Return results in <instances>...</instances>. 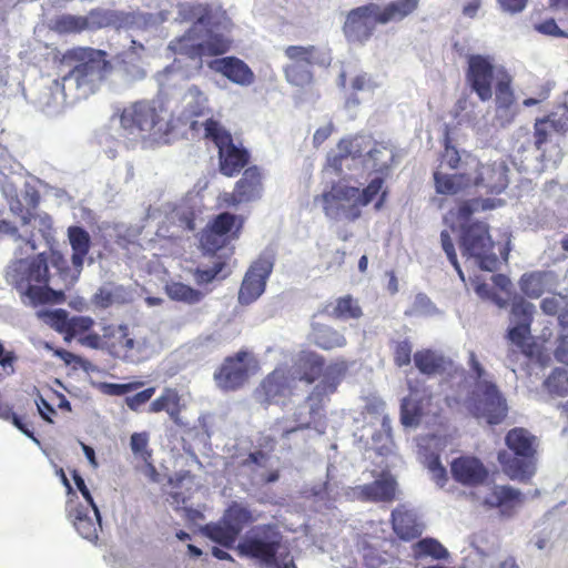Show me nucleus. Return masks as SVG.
Instances as JSON below:
<instances>
[{
  "label": "nucleus",
  "instance_id": "nucleus-29",
  "mask_svg": "<svg viewBox=\"0 0 568 568\" xmlns=\"http://www.w3.org/2000/svg\"><path fill=\"white\" fill-rule=\"evenodd\" d=\"M477 166V158L469 153L462 155L456 146L450 144V139L446 136L444 151L440 153L439 165L435 172H444V170L458 172H470Z\"/></svg>",
  "mask_w": 568,
  "mask_h": 568
},
{
  "label": "nucleus",
  "instance_id": "nucleus-36",
  "mask_svg": "<svg viewBox=\"0 0 568 568\" xmlns=\"http://www.w3.org/2000/svg\"><path fill=\"white\" fill-rule=\"evenodd\" d=\"M179 19L183 22H193L192 26L211 27L214 20V10L210 3H181L178 8Z\"/></svg>",
  "mask_w": 568,
  "mask_h": 568
},
{
  "label": "nucleus",
  "instance_id": "nucleus-23",
  "mask_svg": "<svg viewBox=\"0 0 568 568\" xmlns=\"http://www.w3.org/2000/svg\"><path fill=\"white\" fill-rule=\"evenodd\" d=\"M207 67L231 82L242 87L251 85L255 80L252 69L243 60L234 55L211 60L207 62Z\"/></svg>",
  "mask_w": 568,
  "mask_h": 568
},
{
  "label": "nucleus",
  "instance_id": "nucleus-40",
  "mask_svg": "<svg viewBox=\"0 0 568 568\" xmlns=\"http://www.w3.org/2000/svg\"><path fill=\"white\" fill-rule=\"evenodd\" d=\"M165 293L170 300L186 304H196L203 298L201 291L182 282H171L165 285Z\"/></svg>",
  "mask_w": 568,
  "mask_h": 568
},
{
  "label": "nucleus",
  "instance_id": "nucleus-41",
  "mask_svg": "<svg viewBox=\"0 0 568 568\" xmlns=\"http://www.w3.org/2000/svg\"><path fill=\"white\" fill-rule=\"evenodd\" d=\"M372 141L365 135H354L342 139L337 144V150L343 152V155L348 158H361L364 153L367 154L368 149L372 146Z\"/></svg>",
  "mask_w": 568,
  "mask_h": 568
},
{
  "label": "nucleus",
  "instance_id": "nucleus-62",
  "mask_svg": "<svg viewBox=\"0 0 568 568\" xmlns=\"http://www.w3.org/2000/svg\"><path fill=\"white\" fill-rule=\"evenodd\" d=\"M224 266V262H216L212 267L207 270L196 268L194 272L195 282L200 285L211 283L214 278L217 277Z\"/></svg>",
  "mask_w": 568,
  "mask_h": 568
},
{
  "label": "nucleus",
  "instance_id": "nucleus-11",
  "mask_svg": "<svg viewBox=\"0 0 568 568\" xmlns=\"http://www.w3.org/2000/svg\"><path fill=\"white\" fill-rule=\"evenodd\" d=\"M205 138L213 141L219 153V170L221 174L227 178L237 175L250 163V152L237 146L231 133L226 131L214 119H207L204 122Z\"/></svg>",
  "mask_w": 568,
  "mask_h": 568
},
{
  "label": "nucleus",
  "instance_id": "nucleus-53",
  "mask_svg": "<svg viewBox=\"0 0 568 568\" xmlns=\"http://www.w3.org/2000/svg\"><path fill=\"white\" fill-rule=\"evenodd\" d=\"M551 394L568 395V373L564 369H555L545 382Z\"/></svg>",
  "mask_w": 568,
  "mask_h": 568
},
{
  "label": "nucleus",
  "instance_id": "nucleus-8",
  "mask_svg": "<svg viewBox=\"0 0 568 568\" xmlns=\"http://www.w3.org/2000/svg\"><path fill=\"white\" fill-rule=\"evenodd\" d=\"M445 419L442 400L427 386L408 382V394L400 400L399 420L404 427L417 428L422 423L440 425Z\"/></svg>",
  "mask_w": 568,
  "mask_h": 568
},
{
  "label": "nucleus",
  "instance_id": "nucleus-60",
  "mask_svg": "<svg viewBox=\"0 0 568 568\" xmlns=\"http://www.w3.org/2000/svg\"><path fill=\"white\" fill-rule=\"evenodd\" d=\"M70 318L67 311L59 308L48 314V323L59 333L67 334L69 331Z\"/></svg>",
  "mask_w": 568,
  "mask_h": 568
},
{
  "label": "nucleus",
  "instance_id": "nucleus-21",
  "mask_svg": "<svg viewBox=\"0 0 568 568\" xmlns=\"http://www.w3.org/2000/svg\"><path fill=\"white\" fill-rule=\"evenodd\" d=\"M36 217L31 210H27L19 225L7 219H0V236L9 237L17 245L16 255L30 256L37 250L36 234L31 227V222Z\"/></svg>",
  "mask_w": 568,
  "mask_h": 568
},
{
  "label": "nucleus",
  "instance_id": "nucleus-39",
  "mask_svg": "<svg viewBox=\"0 0 568 568\" xmlns=\"http://www.w3.org/2000/svg\"><path fill=\"white\" fill-rule=\"evenodd\" d=\"M51 29L58 34H78L88 31L83 16L61 14L53 19Z\"/></svg>",
  "mask_w": 568,
  "mask_h": 568
},
{
  "label": "nucleus",
  "instance_id": "nucleus-19",
  "mask_svg": "<svg viewBox=\"0 0 568 568\" xmlns=\"http://www.w3.org/2000/svg\"><path fill=\"white\" fill-rule=\"evenodd\" d=\"M274 257L260 255L247 268L239 291V302L248 305L256 301L265 291L266 282L273 272Z\"/></svg>",
  "mask_w": 568,
  "mask_h": 568
},
{
  "label": "nucleus",
  "instance_id": "nucleus-20",
  "mask_svg": "<svg viewBox=\"0 0 568 568\" xmlns=\"http://www.w3.org/2000/svg\"><path fill=\"white\" fill-rule=\"evenodd\" d=\"M8 281L14 286H26L33 283L49 284V268L43 254L29 260L23 255H16V260L7 272Z\"/></svg>",
  "mask_w": 568,
  "mask_h": 568
},
{
  "label": "nucleus",
  "instance_id": "nucleus-7",
  "mask_svg": "<svg viewBox=\"0 0 568 568\" xmlns=\"http://www.w3.org/2000/svg\"><path fill=\"white\" fill-rule=\"evenodd\" d=\"M106 52L89 47H77L64 54L75 65L62 78L63 82L72 81L83 95L94 93L112 70Z\"/></svg>",
  "mask_w": 568,
  "mask_h": 568
},
{
  "label": "nucleus",
  "instance_id": "nucleus-58",
  "mask_svg": "<svg viewBox=\"0 0 568 568\" xmlns=\"http://www.w3.org/2000/svg\"><path fill=\"white\" fill-rule=\"evenodd\" d=\"M143 385L144 383L141 381H134L125 384L104 383L102 385V390L104 394L110 396H122L141 388Z\"/></svg>",
  "mask_w": 568,
  "mask_h": 568
},
{
  "label": "nucleus",
  "instance_id": "nucleus-46",
  "mask_svg": "<svg viewBox=\"0 0 568 568\" xmlns=\"http://www.w3.org/2000/svg\"><path fill=\"white\" fill-rule=\"evenodd\" d=\"M534 311L535 307L530 302H527L523 297L515 298L511 303L510 321L515 325L530 326L532 322Z\"/></svg>",
  "mask_w": 568,
  "mask_h": 568
},
{
  "label": "nucleus",
  "instance_id": "nucleus-64",
  "mask_svg": "<svg viewBox=\"0 0 568 568\" xmlns=\"http://www.w3.org/2000/svg\"><path fill=\"white\" fill-rule=\"evenodd\" d=\"M536 30L547 36L559 38L567 37V34L557 26L554 19H547L541 23L537 24Z\"/></svg>",
  "mask_w": 568,
  "mask_h": 568
},
{
  "label": "nucleus",
  "instance_id": "nucleus-9",
  "mask_svg": "<svg viewBox=\"0 0 568 568\" xmlns=\"http://www.w3.org/2000/svg\"><path fill=\"white\" fill-rule=\"evenodd\" d=\"M166 115L168 108L162 99L142 100L124 108L120 122L130 134L154 136L164 132Z\"/></svg>",
  "mask_w": 568,
  "mask_h": 568
},
{
  "label": "nucleus",
  "instance_id": "nucleus-31",
  "mask_svg": "<svg viewBox=\"0 0 568 568\" xmlns=\"http://www.w3.org/2000/svg\"><path fill=\"white\" fill-rule=\"evenodd\" d=\"M413 359L416 368L426 376L442 375L452 366V361L429 348L417 351Z\"/></svg>",
  "mask_w": 568,
  "mask_h": 568
},
{
  "label": "nucleus",
  "instance_id": "nucleus-45",
  "mask_svg": "<svg viewBox=\"0 0 568 568\" xmlns=\"http://www.w3.org/2000/svg\"><path fill=\"white\" fill-rule=\"evenodd\" d=\"M23 296L28 297L33 306L50 302L53 291L48 284L33 283L26 286L16 287Z\"/></svg>",
  "mask_w": 568,
  "mask_h": 568
},
{
  "label": "nucleus",
  "instance_id": "nucleus-37",
  "mask_svg": "<svg viewBox=\"0 0 568 568\" xmlns=\"http://www.w3.org/2000/svg\"><path fill=\"white\" fill-rule=\"evenodd\" d=\"M290 387L286 372L282 368H276L262 381L258 392L264 396L265 402L271 403L277 397L285 396Z\"/></svg>",
  "mask_w": 568,
  "mask_h": 568
},
{
  "label": "nucleus",
  "instance_id": "nucleus-61",
  "mask_svg": "<svg viewBox=\"0 0 568 568\" xmlns=\"http://www.w3.org/2000/svg\"><path fill=\"white\" fill-rule=\"evenodd\" d=\"M154 394L155 387H148L132 396H126L124 398V403L132 412H139L140 408L153 397Z\"/></svg>",
  "mask_w": 568,
  "mask_h": 568
},
{
  "label": "nucleus",
  "instance_id": "nucleus-14",
  "mask_svg": "<svg viewBox=\"0 0 568 568\" xmlns=\"http://www.w3.org/2000/svg\"><path fill=\"white\" fill-rule=\"evenodd\" d=\"M103 341L104 352L115 359L139 363L144 358V342L134 338L126 324L104 325Z\"/></svg>",
  "mask_w": 568,
  "mask_h": 568
},
{
  "label": "nucleus",
  "instance_id": "nucleus-47",
  "mask_svg": "<svg viewBox=\"0 0 568 568\" xmlns=\"http://www.w3.org/2000/svg\"><path fill=\"white\" fill-rule=\"evenodd\" d=\"M558 135L557 130L547 120V118L537 119L534 124V144L538 151H544V145Z\"/></svg>",
  "mask_w": 568,
  "mask_h": 568
},
{
  "label": "nucleus",
  "instance_id": "nucleus-2",
  "mask_svg": "<svg viewBox=\"0 0 568 568\" xmlns=\"http://www.w3.org/2000/svg\"><path fill=\"white\" fill-rule=\"evenodd\" d=\"M349 362L336 358L326 365L325 357L320 353L305 348L295 354L292 359L291 373L294 379L314 384L322 379L307 396V400L322 404L323 400L335 394L349 371Z\"/></svg>",
  "mask_w": 568,
  "mask_h": 568
},
{
  "label": "nucleus",
  "instance_id": "nucleus-27",
  "mask_svg": "<svg viewBox=\"0 0 568 568\" xmlns=\"http://www.w3.org/2000/svg\"><path fill=\"white\" fill-rule=\"evenodd\" d=\"M93 516L90 515V509L83 505H77L69 509V518L77 531L90 541H95L99 537L98 532L101 529L100 511L94 505L91 507Z\"/></svg>",
  "mask_w": 568,
  "mask_h": 568
},
{
  "label": "nucleus",
  "instance_id": "nucleus-35",
  "mask_svg": "<svg viewBox=\"0 0 568 568\" xmlns=\"http://www.w3.org/2000/svg\"><path fill=\"white\" fill-rule=\"evenodd\" d=\"M68 239L72 248L71 262L75 270L83 267L84 258L91 248L89 232L82 226L72 225L68 227Z\"/></svg>",
  "mask_w": 568,
  "mask_h": 568
},
{
  "label": "nucleus",
  "instance_id": "nucleus-54",
  "mask_svg": "<svg viewBox=\"0 0 568 568\" xmlns=\"http://www.w3.org/2000/svg\"><path fill=\"white\" fill-rule=\"evenodd\" d=\"M132 452L144 463L151 464L152 452L148 448L149 436L146 433H134L130 440Z\"/></svg>",
  "mask_w": 568,
  "mask_h": 568
},
{
  "label": "nucleus",
  "instance_id": "nucleus-17",
  "mask_svg": "<svg viewBox=\"0 0 568 568\" xmlns=\"http://www.w3.org/2000/svg\"><path fill=\"white\" fill-rule=\"evenodd\" d=\"M501 65H495L494 59L489 55L470 54L467 58L465 79L470 90L477 94L480 101L486 102L493 98L494 81H498Z\"/></svg>",
  "mask_w": 568,
  "mask_h": 568
},
{
  "label": "nucleus",
  "instance_id": "nucleus-15",
  "mask_svg": "<svg viewBox=\"0 0 568 568\" xmlns=\"http://www.w3.org/2000/svg\"><path fill=\"white\" fill-rule=\"evenodd\" d=\"M253 536H246L236 550L240 556L258 559L265 564L275 560L282 542V535L272 524H263L252 529Z\"/></svg>",
  "mask_w": 568,
  "mask_h": 568
},
{
  "label": "nucleus",
  "instance_id": "nucleus-49",
  "mask_svg": "<svg viewBox=\"0 0 568 568\" xmlns=\"http://www.w3.org/2000/svg\"><path fill=\"white\" fill-rule=\"evenodd\" d=\"M520 290L531 298H538L545 291L544 277L540 273L524 274L520 278Z\"/></svg>",
  "mask_w": 568,
  "mask_h": 568
},
{
  "label": "nucleus",
  "instance_id": "nucleus-59",
  "mask_svg": "<svg viewBox=\"0 0 568 568\" xmlns=\"http://www.w3.org/2000/svg\"><path fill=\"white\" fill-rule=\"evenodd\" d=\"M94 324V321L89 316H73L70 318L69 331L67 341H70L77 335L89 332Z\"/></svg>",
  "mask_w": 568,
  "mask_h": 568
},
{
  "label": "nucleus",
  "instance_id": "nucleus-10",
  "mask_svg": "<svg viewBox=\"0 0 568 568\" xmlns=\"http://www.w3.org/2000/svg\"><path fill=\"white\" fill-rule=\"evenodd\" d=\"M284 55L288 62L283 67L286 81L296 87H305L313 82L315 65L329 64V55L320 47L288 45L284 49Z\"/></svg>",
  "mask_w": 568,
  "mask_h": 568
},
{
  "label": "nucleus",
  "instance_id": "nucleus-4",
  "mask_svg": "<svg viewBox=\"0 0 568 568\" xmlns=\"http://www.w3.org/2000/svg\"><path fill=\"white\" fill-rule=\"evenodd\" d=\"M508 171L504 161L483 164L477 160V166L470 172H434L435 189L445 195H454L471 186L485 189L486 193L499 194L508 185Z\"/></svg>",
  "mask_w": 568,
  "mask_h": 568
},
{
  "label": "nucleus",
  "instance_id": "nucleus-52",
  "mask_svg": "<svg viewBox=\"0 0 568 568\" xmlns=\"http://www.w3.org/2000/svg\"><path fill=\"white\" fill-rule=\"evenodd\" d=\"M83 17L87 20L88 30L90 31L105 28L113 22L112 12L101 8L92 9Z\"/></svg>",
  "mask_w": 568,
  "mask_h": 568
},
{
  "label": "nucleus",
  "instance_id": "nucleus-18",
  "mask_svg": "<svg viewBox=\"0 0 568 568\" xmlns=\"http://www.w3.org/2000/svg\"><path fill=\"white\" fill-rule=\"evenodd\" d=\"M264 173L258 165L244 169L242 176L235 182L232 192L221 195V204L234 207L243 203H251L262 199L264 192Z\"/></svg>",
  "mask_w": 568,
  "mask_h": 568
},
{
  "label": "nucleus",
  "instance_id": "nucleus-32",
  "mask_svg": "<svg viewBox=\"0 0 568 568\" xmlns=\"http://www.w3.org/2000/svg\"><path fill=\"white\" fill-rule=\"evenodd\" d=\"M183 405L181 404V396L176 388L165 387L161 395L151 402L148 412L151 414H159L165 412L170 419L175 424H180V416Z\"/></svg>",
  "mask_w": 568,
  "mask_h": 568
},
{
  "label": "nucleus",
  "instance_id": "nucleus-50",
  "mask_svg": "<svg viewBox=\"0 0 568 568\" xmlns=\"http://www.w3.org/2000/svg\"><path fill=\"white\" fill-rule=\"evenodd\" d=\"M226 240L221 234L214 232L209 225L201 233L200 245L206 253H215L226 245Z\"/></svg>",
  "mask_w": 568,
  "mask_h": 568
},
{
  "label": "nucleus",
  "instance_id": "nucleus-43",
  "mask_svg": "<svg viewBox=\"0 0 568 568\" xmlns=\"http://www.w3.org/2000/svg\"><path fill=\"white\" fill-rule=\"evenodd\" d=\"M185 111L190 116H201L207 105V97L197 85H191L184 94Z\"/></svg>",
  "mask_w": 568,
  "mask_h": 568
},
{
  "label": "nucleus",
  "instance_id": "nucleus-33",
  "mask_svg": "<svg viewBox=\"0 0 568 568\" xmlns=\"http://www.w3.org/2000/svg\"><path fill=\"white\" fill-rule=\"evenodd\" d=\"M169 49L175 55H183L192 60H201L203 51L195 26H191L182 36L173 39L169 44Z\"/></svg>",
  "mask_w": 568,
  "mask_h": 568
},
{
  "label": "nucleus",
  "instance_id": "nucleus-16",
  "mask_svg": "<svg viewBox=\"0 0 568 568\" xmlns=\"http://www.w3.org/2000/svg\"><path fill=\"white\" fill-rule=\"evenodd\" d=\"M258 369L257 359L247 351L241 349L227 356L214 374L217 386L225 390H236L243 387L250 376Z\"/></svg>",
  "mask_w": 568,
  "mask_h": 568
},
{
  "label": "nucleus",
  "instance_id": "nucleus-26",
  "mask_svg": "<svg viewBox=\"0 0 568 568\" xmlns=\"http://www.w3.org/2000/svg\"><path fill=\"white\" fill-rule=\"evenodd\" d=\"M327 316L336 321L358 320L363 316V310L357 298L351 294L339 296L325 303L315 314Z\"/></svg>",
  "mask_w": 568,
  "mask_h": 568
},
{
  "label": "nucleus",
  "instance_id": "nucleus-3",
  "mask_svg": "<svg viewBox=\"0 0 568 568\" xmlns=\"http://www.w3.org/2000/svg\"><path fill=\"white\" fill-rule=\"evenodd\" d=\"M419 0H394L384 7L369 2L348 11L343 33L349 43L365 44L374 36L377 24L399 22L412 14Z\"/></svg>",
  "mask_w": 568,
  "mask_h": 568
},
{
  "label": "nucleus",
  "instance_id": "nucleus-13",
  "mask_svg": "<svg viewBox=\"0 0 568 568\" xmlns=\"http://www.w3.org/2000/svg\"><path fill=\"white\" fill-rule=\"evenodd\" d=\"M255 521L252 511L233 501L224 511L217 523H210L203 527L204 535L212 541L225 547L232 548L246 525Z\"/></svg>",
  "mask_w": 568,
  "mask_h": 568
},
{
  "label": "nucleus",
  "instance_id": "nucleus-57",
  "mask_svg": "<svg viewBox=\"0 0 568 568\" xmlns=\"http://www.w3.org/2000/svg\"><path fill=\"white\" fill-rule=\"evenodd\" d=\"M547 120L557 130L558 135H564L568 131V105L562 104L556 111L546 115Z\"/></svg>",
  "mask_w": 568,
  "mask_h": 568
},
{
  "label": "nucleus",
  "instance_id": "nucleus-56",
  "mask_svg": "<svg viewBox=\"0 0 568 568\" xmlns=\"http://www.w3.org/2000/svg\"><path fill=\"white\" fill-rule=\"evenodd\" d=\"M413 346L408 339L399 341L394 346L393 359L397 367H404L412 362Z\"/></svg>",
  "mask_w": 568,
  "mask_h": 568
},
{
  "label": "nucleus",
  "instance_id": "nucleus-30",
  "mask_svg": "<svg viewBox=\"0 0 568 568\" xmlns=\"http://www.w3.org/2000/svg\"><path fill=\"white\" fill-rule=\"evenodd\" d=\"M390 523L394 532L403 540H413L422 535V526L416 515L405 505H398L393 509Z\"/></svg>",
  "mask_w": 568,
  "mask_h": 568
},
{
  "label": "nucleus",
  "instance_id": "nucleus-51",
  "mask_svg": "<svg viewBox=\"0 0 568 568\" xmlns=\"http://www.w3.org/2000/svg\"><path fill=\"white\" fill-rule=\"evenodd\" d=\"M529 335L530 326L526 325H514L507 332V338L527 356L531 355L530 345L526 343Z\"/></svg>",
  "mask_w": 568,
  "mask_h": 568
},
{
  "label": "nucleus",
  "instance_id": "nucleus-22",
  "mask_svg": "<svg viewBox=\"0 0 568 568\" xmlns=\"http://www.w3.org/2000/svg\"><path fill=\"white\" fill-rule=\"evenodd\" d=\"M524 494L509 485H494L481 500L486 510L497 509L503 518H511L523 505Z\"/></svg>",
  "mask_w": 568,
  "mask_h": 568
},
{
  "label": "nucleus",
  "instance_id": "nucleus-38",
  "mask_svg": "<svg viewBox=\"0 0 568 568\" xmlns=\"http://www.w3.org/2000/svg\"><path fill=\"white\" fill-rule=\"evenodd\" d=\"M513 78L507 70H500L495 85L496 105L498 109L508 110L515 103V94L511 89Z\"/></svg>",
  "mask_w": 568,
  "mask_h": 568
},
{
  "label": "nucleus",
  "instance_id": "nucleus-12",
  "mask_svg": "<svg viewBox=\"0 0 568 568\" xmlns=\"http://www.w3.org/2000/svg\"><path fill=\"white\" fill-rule=\"evenodd\" d=\"M460 250L463 256L474 257L484 271L494 272L499 260L494 253L495 243L485 222H473L462 226Z\"/></svg>",
  "mask_w": 568,
  "mask_h": 568
},
{
  "label": "nucleus",
  "instance_id": "nucleus-6",
  "mask_svg": "<svg viewBox=\"0 0 568 568\" xmlns=\"http://www.w3.org/2000/svg\"><path fill=\"white\" fill-rule=\"evenodd\" d=\"M383 178L373 179L362 191L358 187L334 183L321 195L323 211L332 220L354 222L362 215V207L368 205L382 191Z\"/></svg>",
  "mask_w": 568,
  "mask_h": 568
},
{
  "label": "nucleus",
  "instance_id": "nucleus-42",
  "mask_svg": "<svg viewBox=\"0 0 568 568\" xmlns=\"http://www.w3.org/2000/svg\"><path fill=\"white\" fill-rule=\"evenodd\" d=\"M416 558L430 557L434 560H445L448 558V550L434 538H424L414 546Z\"/></svg>",
  "mask_w": 568,
  "mask_h": 568
},
{
  "label": "nucleus",
  "instance_id": "nucleus-44",
  "mask_svg": "<svg viewBox=\"0 0 568 568\" xmlns=\"http://www.w3.org/2000/svg\"><path fill=\"white\" fill-rule=\"evenodd\" d=\"M203 57H217L230 51L232 41L221 33L209 32L206 39L201 41Z\"/></svg>",
  "mask_w": 568,
  "mask_h": 568
},
{
  "label": "nucleus",
  "instance_id": "nucleus-24",
  "mask_svg": "<svg viewBox=\"0 0 568 568\" xmlns=\"http://www.w3.org/2000/svg\"><path fill=\"white\" fill-rule=\"evenodd\" d=\"M453 478L464 486H478L488 478V470L483 462L474 456H460L450 465Z\"/></svg>",
  "mask_w": 568,
  "mask_h": 568
},
{
  "label": "nucleus",
  "instance_id": "nucleus-1",
  "mask_svg": "<svg viewBox=\"0 0 568 568\" xmlns=\"http://www.w3.org/2000/svg\"><path fill=\"white\" fill-rule=\"evenodd\" d=\"M468 365L474 374V388L463 398L459 392L445 397L450 410L459 412L464 406L476 418H485L489 425L500 424L507 416L508 406L496 383L487 379V372L479 363L475 352H469Z\"/></svg>",
  "mask_w": 568,
  "mask_h": 568
},
{
  "label": "nucleus",
  "instance_id": "nucleus-34",
  "mask_svg": "<svg viewBox=\"0 0 568 568\" xmlns=\"http://www.w3.org/2000/svg\"><path fill=\"white\" fill-rule=\"evenodd\" d=\"M395 161L394 150L381 142H374L367 151L364 160L365 165L372 168L376 173L382 174L383 179L388 175Z\"/></svg>",
  "mask_w": 568,
  "mask_h": 568
},
{
  "label": "nucleus",
  "instance_id": "nucleus-48",
  "mask_svg": "<svg viewBox=\"0 0 568 568\" xmlns=\"http://www.w3.org/2000/svg\"><path fill=\"white\" fill-rule=\"evenodd\" d=\"M237 224V231L242 227V221L237 219L236 215L223 212L214 216L210 222L209 226L214 230L215 233L221 234L226 240H229V234L235 226L236 222Z\"/></svg>",
  "mask_w": 568,
  "mask_h": 568
},
{
  "label": "nucleus",
  "instance_id": "nucleus-25",
  "mask_svg": "<svg viewBox=\"0 0 568 568\" xmlns=\"http://www.w3.org/2000/svg\"><path fill=\"white\" fill-rule=\"evenodd\" d=\"M358 489L364 501L392 503L396 499L397 481L388 470H383L379 478L359 486Z\"/></svg>",
  "mask_w": 568,
  "mask_h": 568
},
{
  "label": "nucleus",
  "instance_id": "nucleus-28",
  "mask_svg": "<svg viewBox=\"0 0 568 568\" xmlns=\"http://www.w3.org/2000/svg\"><path fill=\"white\" fill-rule=\"evenodd\" d=\"M312 317L308 333L310 342L323 351L343 348L347 345L345 335L332 325L323 324Z\"/></svg>",
  "mask_w": 568,
  "mask_h": 568
},
{
  "label": "nucleus",
  "instance_id": "nucleus-63",
  "mask_svg": "<svg viewBox=\"0 0 568 568\" xmlns=\"http://www.w3.org/2000/svg\"><path fill=\"white\" fill-rule=\"evenodd\" d=\"M428 469L432 473L433 479L437 485L444 486L447 480V471L446 468L442 465L439 457H434L428 463Z\"/></svg>",
  "mask_w": 568,
  "mask_h": 568
},
{
  "label": "nucleus",
  "instance_id": "nucleus-55",
  "mask_svg": "<svg viewBox=\"0 0 568 568\" xmlns=\"http://www.w3.org/2000/svg\"><path fill=\"white\" fill-rule=\"evenodd\" d=\"M440 242H442V247H443L444 252L447 255V258L449 260V262L452 263V265L456 270V272H457L458 276L460 277V280L463 282H465L464 273H463L462 267H460V265L458 263V260H457V254H456V251H455L454 242H453V240L450 237V234H449V232L447 230L442 231V233H440Z\"/></svg>",
  "mask_w": 568,
  "mask_h": 568
},
{
  "label": "nucleus",
  "instance_id": "nucleus-5",
  "mask_svg": "<svg viewBox=\"0 0 568 568\" xmlns=\"http://www.w3.org/2000/svg\"><path fill=\"white\" fill-rule=\"evenodd\" d=\"M505 444L508 450L498 453L503 471L513 480L528 481L537 470L538 438L524 427L507 432Z\"/></svg>",
  "mask_w": 568,
  "mask_h": 568
}]
</instances>
